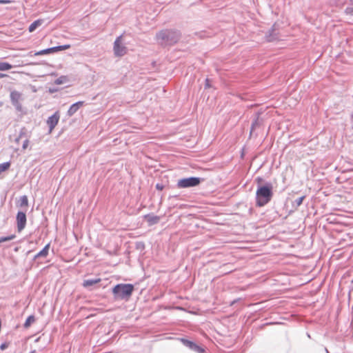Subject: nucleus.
I'll return each mask as SVG.
<instances>
[{"label":"nucleus","mask_w":353,"mask_h":353,"mask_svg":"<svg viewBox=\"0 0 353 353\" xmlns=\"http://www.w3.org/2000/svg\"><path fill=\"white\" fill-rule=\"evenodd\" d=\"M345 12L347 14H353V8L352 7H347L345 10Z\"/></svg>","instance_id":"cd10ccee"},{"label":"nucleus","mask_w":353,"mask_h":353,"mask_svg":"<svg viewBox=\"0 0 353 353\" xmlns=\"http://www.w3.org/2000/svg\"><path fill=\"white\" fill-rule=\"evenodd\" d=\"M43 21L42 19H38V20L34 21L33 23H32L30 25V26L28 28L29 32H34L37 27L40 26L43 23Z\"/></svg>","instance_id":"2eb2a0df"},{"label":"nucleus","mask_w":353,"mask_h":353,"mask_svg":"<svg viewBox=\"0 0 353 353\" xmlns=\"http://www.w3.org/2000/svg\"><path fill=\"white\" fill-rule=\"evenodd\" d=\"M181 38V32L174 29H165L156 34L157 43L162 46H172Z\"/></svg>","instance_id":"f257e3e1"},{"label":"nucleus","mask_w":353,"mask_h":353,"mask_svg":"<svg viewBox=\"0 0 353 353\" xmlns=\"http://www.w3.org/2000/svg\"><path fill=\"white\" fill-rule=\"evenodd\" d=\"M34 321H35L34 316L30 315L26 319V320L23 324V327L25 328H28L31 325V324L33 323Z\"/></svg>","instance_id":"dca6fc26"},{"label":"nucleus","mask_w":353,"mask_h":353,"mask_svg":"<svg viewBox=\"0 0 353 353\" xmlns=\"http://www.w3.org/2000/svg\"><path fill=\"white\" fill-rule=\"evenodd\" d=\"M326 353H329L328 350L325 349Z\"/></svg>","instance_id":"58836bf2"},{"label":"nucleus","mask_w":353,"mask_h":353,"mask_svg":"<svg viewBox=\"0 0 353 353\" xmlns=\"http://www.w3.org/2000/svg\"><path fill=\"white\" fill-rule=\"evenodd\" d=\"M23 138H28L26 135V130L25 128L21 129L19 137L15 139V142L19 143V140Z\"/></svg>","instance_id":"6ab92c4d"},{"label":"nucleus","mask_w":353,"mask_h":353,"mask_svg":"<svg viewBox=\"0 0 353 353\" xmlns=\"http://www.w3.org/2000/svg\"><path fill=\"white\" fill-rule=\"evenodd\" d=\"M10 99L12 105L14 107L16 110L17 112H22L23 107L21 101L23 100L22 94L17 90H12L10 92Z\"/></svg>","instance_id":"39448f33"},{"label":"nucleus","mask_w":353,"mask_h":353,"mask_svg":"<svg viewBox=\"0 0 353 353\" xmlns=\"http://www.w3.org/2000/svg\"><path fill=\"white\" fill-rule=\"evenodd\" d=\"M28 199L27 196H26V195L22 196L20 198V206L21 207L28 206Z\"/></svg>","instance_id":"5701e85b"},{"label":"nucleus","mask_w":353,"mask_h":353,"mask_svg":"<svg viewBox=\"0 0 353 353\" xmlns=\"http://www.w3.org/2000/svg\"><path fill=\"white\" fill-rule=\"evenodd\" d=\"M100 278H94V279H88L83 281V286L84 288H88L92 286L101 281Z\"/></svg>","instance_id":"ddd939ff"},{"label":"nucleus","mask_w":353,"mask_h":353,"mask_svg":"<svg viewBox=\"0 0 353 353\" xmlns=\"http://www.w3.org/2000/svg\"><path fill=\"white\" fill-rule=\"evenodd\" d=\"M29 144V140L28 138H26L23 141L22 148L23 150L26 149Z\"/></svg>","instance_id":"bb28decb"},{"label":"nucleus","mask_w":353,"mask_h":353,"mask_svg":"<svg viewBox=\"0 0 353 353\" xmlns=\"http://www.w3.org/2000/svg\"><path fill=\"white\" fill-rule=\"evenodd\" d=\"M145 218L146 219L147 221L149 223L150 225L156 224L160 220V218L159 216L151 214L145 215Z\"/></svg>","instance_id":"4468645a"},{"label":"nucleus","mask_w":353,"mask_h":353,"mask_svg":"<svg viewBox=\"0 0 353 353\" xmlns=\"http://www.w3.org/2000/svg\"><path fill=\"white\" fill-rule=\"evenodd\" d=\"M10 163L9 161L1 163L0 164V174L2 172L7 170L10 168Z\"/></svg>","instance_id":"4be33fe9"},{"label":"nucleus","mask_w":353,"mask_h":353,"mask_svg":"<svg viewBox=\"0 0 353 353\" xmlns=\"http://www.w3.org/2000/svg\"><path fill=\"white\" fill-rule=\"evenodd\" d=\"M50 54V48H46V49L36 52L34 53V55L39 56V55H43V54Z\"/></svg>","instance_id":"393cba45"},{"label":"nucleus","mask_w":353,"mask_h":353,"mask_svg":"<svg viewBox=\"0 0 353 353\" xmlns=\"http://www.w3.org/2000/svg\"><path fill=\"white\" fill-rule=\"evenodd\" d=\"M8 347V344L6 343H3L0 345V349L1 350H4Z\"/></svg>","instance_id":"c85d7f7f"},{"label":"nucleus","mask_w":353,"mask_h":353,"mask_svg":"<svg viewBox=\"0 0 353 353\" xmlns=\"http://www.w3.org/2000/svg\"><path fill=\"white\" fill-rule=\"evenodd\" d=\"M276 27V25L274 24L272 28L266 34L265 37L268 41L272 42L279 39V33Z\"/></svg>","instance_id":"9d476101"},{"label":"nucleus","mask_w":353,"mask_h":353,"mask_svg":"<svg viewBox=\"0 0 353 353\" xmlns=\"http://www.w3.org/2000/svg\"><path fill=\"white\" fill-rule=\"evenodd\" d=\"M55 47L57 49V52H58L60 50H67V49L70 48V45H63V46H55Z\"/></svg>","instance_id":"a878e982"},{"label":"nucleus","mask_w":353,"mask_h":353,"mask_svg":"<svg viewBox=\"0 0 353 353\" xmlns=\"http://www.w3.org/2000/svg\"><path fill=\"white\" fill-rule=\"evenodd\" d=\"M50 248V244H47L40 252H39L34 257V259L36 260L38 258L42 257L45 258L48 254V251Z\"/></svg>","instance_id":"f8f14e48"},{"label":"nucleus","mask_w":353,"mask_h":353,"mask_svg":"<svg viewBox=\"0 0 353 353\" xmlns=\"http://www.w3.org/2000/svg\"><path fill=\"white\" fill-rule=\"evenodd\" d=\"M15 237H16V236L14 234H11L8 236H1V237H0V243H1L3 242L11 241V240L14 239Z\"/></svg>","instance_id":"b1692460"},{"label":"nucleus","mask_w":353,"mask_h":353,"mask_svg":"<svg viewBox=\"0 0 353 353\" xmlns=\"http://www.w3.org/2000/svg\"><path fill=\"white\" fill-rule=\"evenodd\" d=\"M134 291V285L130 283H119L112 288V294L115 300L128 301Z\"/></svg>","instance_id":"7ed1b4c3"},{"label":"nucleus","mask_w":353,"mask_h":353,"mask_svg":"<svg viewBox=\"0 0 353 353\" xmlns=\"http://www.w3.org/2000/svg\"><path fill=\"white\" fill-rule=\"evenodd\" d=\"M122 35L118 37L114 42L113 46L114 54L116 57H122L128 52L127 47L122 43Z\"/></svg>","instance_id":"423d86ee"},{"label":"nucleus","mask_w":353,"mask_h":353,"mask_svg":"<svg viewBox=\"0 0 353 353\" xmlns=\"http://www.w3.org/2000/svg\"><path fill=\"white\" fill-rule=\"evenodd\" d=\"M60 118L59 112H55L52 116L48 117L47 120V124L49 127V131L51 132L52 130L55 128V126L57 125Z\"/></svg>","instance_id":"1a4fd4ad"},{"label":"nucleus","mask_w":353,"mask_h":353,"mask_svg":"<svg viewBox=\"0 0 353 353\" xmlns=\"http://www.w3.org/2000/svg\"><path fill=\"white\" fill-rule=\"evenodd\" d=\"M68 81V77L66 76H61L54 81L56 85H61Z\"/></svg>","instance_id":"aec40b11"},{"label":"nucleus","mask_w":353,"mask_h":353,"mask_svg":"<svg viewBox=\"0 0 353 353\" xmlns=\"http://www.w3.org/2000/svg\"><path fill=\"white\" fill-rule=\"evenodd\" d=\"M156 188L159 190H162L163 189V185L162 184L157 183L156 185Z\"/></svg>","instance_id":"c756f323"},{"label":"nucleus","mask_w":353,"mask_h":353,"mask_svg":"<svg viewBox=\"0 0 353 353\" xmlns=\"http://www.w3.org/2000/svg\"><path fill=\"white\" fill-rule=\"evenodd\" d=\"M29 353H37V352H36V350H32V351H31V352H29Z\"/></svg>","instance_id":"c9c22d12"},{"label":"nucleus","mask_w":353,"mask_h":353,"mask_svg":"<svg viewBox=\"0 0 353 353\" xmlns=\"http://www.w3.org/2000/svg\"><path fill=\"white\" fill-rule=\"evenodd\" d=\"M205 88H210V80H209L208 79H205Z\"/></svg>","instance_id":"7c9ffc66"},{"label":"nucleus","mask_w":353,"mask_h":353,"mask_svg":"<svg viewBox=\"0 0 353 353\" xmlns=\"http://www.w3.org/2000/svg\"><path fill=\"white\" fill-rule=\"evenodd\" d=\"M50 48V53H54V52H57V49H56V47H52V48Z\"/></svg>","instance_id":"2f4dec72"},{"label":"nucleus","mask_w":353,"mask_h":353,"mask_svg":"<svg viewBox=\"0 0 353 353\" xmlns=\"http://www.w3.org/2000/svg\"><path fill=\"white\" fill-rule=\"evenodd\" d=\"M12 68V65L7 62H0V70L1 71H6L10 70Z\"/></svg>","instance_id":"a211bd4d"},{"label":"nucleus","mask_w":353,"mask_h":353,"mask_svg":"<svg viewBox=\"0 0 353 353\" xmlns=\"http://www.w3.org/2000/svg\"><path fill=\"white\" fill-rule=\"evenodd\" d=\"M203 179L200 177L191 176L178 180L176 186L179 188H188L199 185Z\"/></svg>","instance_id":"20e7f679"},{"label":"nucleus","mask_w":353,"mask_h":353,"mask_svg":"<svg viewBox=\"0 0 353 353\" xmlns=\"http://www.w3.org/2000/svg\"><path fill=\"white\" fill-rule=\"evenodd\" d=\"M17 228L19 232H21L26 225V212L19 211L16 216Z\"/></svg>","instance_id":"0eeeda50"},{"label":"nucleus","mask_w":353,"mask_h":353,"mask_svg":"<svg viewBox=\"0 0 353 353\" xmlns=\"http://www.w3.org/2000/svg\"><path fill=\"white\" fill-rule=\"evenodd\" d=\"M352 119H353V115L352 116Z\"/></svg>","instance_id":"a19ab883"},{"label":"nucleus","mask_w":353,"mask_h":353,"mask_svg":"<svg viewBox=\"0 0 353 353\" xmlns=\"http://www.w3.org/2000/svg\"><path fill=\"white\" fill-rule=\"evenodd\" d=\"M273 186L271 183H266L263 185H258L256 192V204L263 207L268 204L273 196Z\"/></svg>","instance_id":"f03ea898"},{"label":"nucleus","mask_w":353,"mask_h":353,"mask_svg":"<svg viewBox=\"0 0 353 353\" xmlns=\"http://www.w3.org/2000/svg\"><path fill=\"white\" fill-rule=\"evenodd\" d=\"M10 2V1L8 0H0V4H6V3H8Z\"/></svg>","instance_id":"473e14b6"},{"label":"nucleus","mask_w":353,"mask_h":353,"mask_svg":"<svg viewBox=\"0 0 353 353\" xmlns=\"http://www.w3.org/2000/svg\"><path fill=\"white\" fill-rule=\"evenodd\" d=\"M181 341L182 343L185 346L188 347L191 350H192V351H194L195 352L203 353L204 351H205L203 347H202L201 346L198 345L197 344H196L193 341H189V340L185 339H181Z\"/></svg>","instance_id":"6e6552de"},{"label":"nucleus","mask_w":353,"mask_h":353,"mask_svg":"<svg viewBox=\"0 0 353 353\" xmlns=\"http://www.w3.org/2000/svg\"><path fill=\"white\" fill-rule=\"evenodd\" d=\"M256 181H257L258 183H260L263 182V179L261 177H257L256 179Z\"/></svg>","instance_id":"72a5a7b5"},{"label":"nucleus","mask_w":353,"mask_h":353,"mask_svg":"<svg viewBox=\"0 0 353 353\" xmlns=\"http://www.w3.org/2000/svg\"><path fill=\"white\" fill-rule=\"evenodd\" d=\"M351 4H353V0H350Z\"/></svg>","instance_id":"e433bc0d"},{"label":"nucleus","mask_w":353,"mask_h":353,"mask_svg":"<svg viewBox=\"0 0 353 353\" xmlns=\"http://www.w3.org/2000/svg\"><path fill=\"white\" fill-rule=\"evenodd\" d=\"M1 105H2V103H1V102H0V106H1Z\"/></svg>","instance_id":"ea45409f"},{"label":"nucleus","mask_w":353,"mask_h":353,"mask_svg":"<svg viewBox=\"0 0 353 353\" xmlns=\"http://www.w3.org/2000/svg\"><path fill=\"white\" fill-rule=\"evenodd\" d=\"M305 197V196H302L295 199L294 201L293 202V206L296 208L300 206L302 204Z\"/></svg>","instance_id":"412c9836"},{"label":"nucleus","mask_w":353,"mask_h":353,"mask_svg":"<svg viewBox=\"0 0 353 353\" xmlns=\"http://www.w3.org/2000/svg\"><path fill=\"white\" fill-rule=\"evenodd\" d=\"M6 75L5 74L0 73V79L6 77Z\"/></svg>","instance_id":"f704fd0d"},{"label":"nucleus","mask_w":353,"mask_h":353,"mask_svg":"<svg viewBox=\"0 0 353 353\" xmlns=\"http://www.w3.org/2000/svg\"><path fill=\"white\" fill-rule=\"evenodd\" d=\"M262 123V121L259 119V116L254 119V121L252 122V127H251V133L255 130V129L261 125Z\"/></svg>","instance_id":"f3484780"},{"label":"nucleus","mask_w":353,"mask_h":353,"mask_svg":"<svg viewBox=\"0 0 353 353\" xmlns=\"http://www.w3.org/2000/svg\"><path fill=\"white\" fill-rule=\"evenodd\" d=\"M84 105V101H78V102H76L74 103H73L68 109V112H67V115L68 117H72V115H74L78 110L79 109L83 106Z\"/></svg>","instance_id":"9b49d317"},{"label":"nucleus","mask_w":353,"mask_h":353,"mask_svg":"<svg viewBox=\"0 0 353 353\" xmlns=\"http://www.w3.org/2000/svg\"><path fill=\"white\" fill-rule=\"evenodd\" d=\"M50 92H54V90H50Z\"/></svg>","instance_id":"4c0bfd02"}]
</instances>
